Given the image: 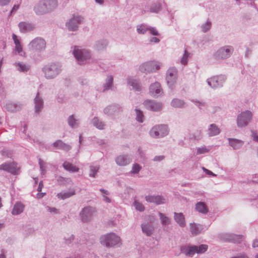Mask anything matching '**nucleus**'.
Wrapping results in <instances>:
<instances>
[{
  "mask_svg": "<svg viewBox=\"0 0 258 258\" xmlns=\"http://www.w3.org/2000/svg\"><path fill=\"white\" fill-rule=\"evenodd\" d=\"M231 258H249L245 253H240L238 255L233 256Z\"/></svg>",
  "mask_w": 258,
  "mask_h": 258,
  "instance_id": "63",
  "label": "nucleus"
},
{
  "mask_svg": "<svg viewBox=\"0 0 258 258\" xmlns=\"http://www.w3.org/2000/svg\"><path fill=\"white\" fill-rule=\"evenodd\" d=\"M160 69L159 63L154 61H148L142 63L139 67V70L144 73L155 72Z\"/></svg>",
  "mask_w": 258,
  "mask_h": 258,
  "instance_id": "10",
  "label": "nucleus"
},
{
  "mask_svg": "<svg viewBox=\"0 0 258 258\" xmlns=\"http://www.w3.org/2000/svg\"><path fill=\"white\" fill-rule=\"evenodd\" d=\"M62 166L66 170L73 173L77 172L79 171V168L69 162H64Z\"/></svg>",
  "mask_w": 258,
  "mask_h": 258,
  "instance_id": "40",
  "label": "nucleus"
},
{
  "mask_svg": "<svg viewBox=\"0 0 258 258\" xmlns=\"http://www.w3.org/2000/svg\"><path fill=\"white\" fill-rule=\"evenodd\" d=\"M99 167L92 166L90 168L89 176L92 177H95V175L98 172Z\"/></svg>",
  "mask_w": 258,
  "mask_h": 258,
  "instance_id": "53",
  "label": "nucleus"
},
{
  "mask_svg": "<svg viewBox=\"0 0 258 258\" xmlns=\"http://www.w3.org/2000/svg\"><path fill=\"white\" fill-rule=\"evenodd\" d=\"M83 18L80 16H74L68 21L66 26L68 30L71 31H75L78 30L79 25L83 21Z\"/></svg>",
  "mask_w": 258,
  "mask_h": 258,
  "instance_id": "12",
  "label": "nucleus"
},
{
  "mask_svg": "<svg viewBox=\"0 0 258 258\" xmlns=\"http://www.w3.org/2000/svg\"><path fill=\"white\" fill-rule=\"evenodd\" d=\"M28 47L29 49L32 52H40L45 50L46 42L43 38L37 37L29 43Z\"/></svg>",
  "mask_w": 258,
  "mask_h": 258,
  "instance_id": "7",
  "label": "nucleus"
},
{
  "mask_svg": "<svg viewBox=\"0 0 258 258\" xmlns=\"http://www.w3.org/2000/svg\"><path fill=\"white\" fill-rule=\"evenodd\" d=\"M53 147L57 149L62 150L66 151L70 150L72 148L71 146L69 144H66L60 140H57L52 144Z\"/></svg>",
  "mask_w": 258,
  "mask_h": 258,
  "instance_id": "27",
  "label": "nucleus"
},
{
  "mask_svg": "<svg viewBox=\"0 0 258 258\" xmlns=\"http://www.w3.org/2000/svg\"><path fill=\"white\" fill-rule=\"evenodd\" d=\"M165 156L164 155L156 156L153 159V161L155 162H160L164 160Z\"/></svg>",
  "mask_w": 258,
  "mask_h": 258,
  "instance_id": "60",
  "label": "nucleus"
},
{
  "mask_svg": "<svg viewBox=\"0 0 258 258\" xmlns=\"http://www.w3.org/2000/svg\"><path fill=\"white\" fill-rule=\"evenodd\" d=\"M14 65L16 66L17 70L21 72H26L29 71L30 68V66L21 62H15Z\"/></svg>",
  "mask_w": 258,
  "mask_h": 258,
  "instance_id": "41",
  "label": "nucleus"
},
{
  "mask_svg": "<svg viewBox=\"0 0 258 258\" xmlns=\"http://www.w3.org/2000/svg\"><path fill=\"white\" fill-rule=\"evenodd\" d=\"M171 105L174 108H185L187 106L183 100L178 98L173 99L171 102Z\"/></svg>",
  "mask_w": 258,
  "mask_h": 258,
  "instance_id": "36",
  "label": "nucleus"
},
{
  "mask_svg": "<svg viewBox=\"0 0 258 258\" xmlns=\"http://www.w3.org/2000/svg\"><path fill=\"white\" fill-rule=\"evenodd\" d=\"M243 236L241 235H235L231 233L223 234L221 236V238L226 241L233 243H240L242 240Z\"/></svg>",
  "mask_w": 258,
  "mask_h": 258,
  "instance_id": "17",
  "label": "nucleus"
},
{
  "mask_svg": "<svg viewBox=\"0 0 258 258\" xmlns=\"http://www.w3.org/2000/svg\"><path fill=\"white\" fill-rule=\"evenodd\" d=\"M163 0H157L151 4L145 6L144 13L149 12L151 13H158L161 10Z\"/></svg>",
  "mask_w": 258,
  "mask_h": 258,
  "instance_id": "15",
  "label": "nucleus"
},
{
  "mask_svg": "<svg viewBox=\"0 0 258 258\" xmlns=\"http://www.w3.org/2000/svg\"><path fill=\"white\" fill-rule=\"evenodd\" d=\"M75 190L72 188L70 189L69 191H63L58 193L56 196L59 199L65 200L72 197L75 195Z\"/></svg>",
  "mask_w": 258,
  "mask_h": 258,
  "instance_id": "31",
  "label": "nucleus"
},
{
  "mask_svg": "<svg viewBox=\"0 0 258 258\" xmlns=\"http://www.w3.org/2000/svg\"><path fill=\"white\" fill-rule=\"evenodd\" d=\"M150 93L153 97H159L163 93L161 85L159 82H156L150 85Z\"/></svg>",
  "mask_w": 258,
  "mask_h": 258,
  "instance_id": "19",
  "label": "nucleus"
},
{
  "mask_svg": "<svg viewBox=\"0 0 258 258\" xmlns=\"http://www.w3.org/2000/svg\"><path fill=\"white\" fill-rule=\"evenodd\" d=\"M149 28V26L146 24H142L137 26V31L138 33L144 34Z\"/></svg>",
  "mask_w": 258,
  "mask_h": 258,
  "instance_id": "46",
  "label": "nucleus"
},
{
  "mask_svg": "<svg viewBox=\"0 0 258 258\" xmlns=\"http://www.w3.org/2000/svg\"><path fill=\"white\" fill-rule=\"evenodd\" d=\"M252 113L248 110L242 112L237 117V125L239 127L247 126L252 118Z\"/></svg>",
  "mask_w": 258,
  "mask_h": 258,
  "instance_id": "9",
  "label": "nucleus"
},
{
  "mask_svg": "<svg viewBox=\"0 0 258 258\" xmlns=\"http://www.w3.org/2000/svg\"><path fill=\"white\" fill-rule=\"evenodd\" d=\"M251 136L254 142L258 143V134L254 131H251Z\"/></svg>",
  "mask_w": 258,
  "mask_h": 258,
  "instance_id": "61",
  "label": "nucleus"
},
{
  "mask_svg": "<svg viewBox=\"0 0 258 258\" xmlns=\"http://www.w3.org/2000/svg\"><path fill=\"white\" fill-rule=\"evenodd\" d=\"M177 69L175 67H171L167 71L166 82L169 88L172 90L177 79Z\"/></svg>",
  "mask_w": 258,
  "mask_h": 258,
  "instance_id": "11",
  "label": "nucleus"
},
{
  "mask_svg": "<svg viewBox=\"0 0 258 258\" xmlns=\"http://www.w3.org/2000/svg\"><path fill=\"white\" fill-rule=\"evenodd\" d=\"M11 0H0V6L4 7L8 5Z\"/></svg>",
  "mask_w": 258,
  "mask_h": 258,
  "instance_id": "64",
  "label": "nucleus"
},
{
  "mask_svg": "<svg viewBox=\"0 0 258 258\" xmlns=\"http://www.w3.org/2000/svg\"><path fill=\"white\" fill-rule=\"evenodd\" d=\"M34 103L35 105V112L37 114H39L43 108L44 101L42 98L40 96L39 92H37L34 99Z\"/></svg>",
  "mask_w": 258,
  "mask_h": 258,
  "instance_id": "21",
  "label": "nucleus"
},
{
  "mask_svg": "<svg viewBox=\"0 0 258 258\" xmlns=\"http://www.w3.org/2000/svg\"><path fill=\"white\" fill-rule=\"evenodd\" d=\"M57 181L60 185L69 184L72 182V180L70 178L63 177L61 176L58 177Z\"/></svg>",
  "mask_w": 258,
  "mask_h": 258,
  "instance_id": "44",
  "label": "nucleus"
},
{
  "mask_svg": "<svg viewBox=\"0 0 258 258\" xmlns=\"http://www.w3.org/2000/svg\"><path fill=\"white\" fill-rule=\"evenodd\" d=\"M57 6L56 0H41L35 4L33 10L37 15H43L52 11Z\"/></svg>",
  "mask_w": 258,
  "mask_h": 258,
  "instance_id": "1",
  "label": "nucleus"
},
{
  "mask_svg": "<svg viewBox=\"0 0 258 258\" xmlns=\"http://www.w3.org/2000/svg\"><path fill=\"white\" fill-rule=\"evenodd\" d=\"M74 235H71L70 236H69V238H67L66 237L64 238L66 243L67 244H70L71 243L74 239Z\"/></svg>",
  "mask_w": 258,
  "mask_h": 258,
  "instance_id": "62",
  "label": "nucleus"
},
{
  "mask_svg": "<svg viewBox=\"0 0 258 258\" xmlns=\"http://www.w3.org/2000/svg\"><path fill=\"white\" fill-rule=\"evenodd\" d=\"M0 170L7 171L13 175H16L17 172V165L14 162L5 163L0 165Z\"/></svg>",
  "mask_w": 258,
  "mask_h": 258,
  "instance_id": "18",
  "label": "nucleus"
},
{
  "mask_svg": "<svg viewBox=\"0 0 258 258\" xmlns=\"http://www.w3.org/2000/svg\"><path fill=\"white\" fill-rule=\"evenodd\" d=\"M135 111L136 113L137 120L139 122H143L144 119V115L143 112L138 108L135 109Z\"/></svg>",
  "mask_w": 258,
  "mask_h": 258,
  "instance_id": "48",
  "label": "nucleus"
},
{
  "mask_svg": "<svg viewBox=\"0 0 258 258\" xmlns=\"http://www.w3.org/2000/svg\"><path fill=\"white\" fill-rule=\"evenodd\" d=\"M95 212V209L91 206L85 207L80 213V217L82 222L86 223L91 220L93 213Z\"/></svg>",
  "mask_w": 258,
  "mask_h": 258,
  "instance_id": "13",
  "label": "nucleus"
},
{
  "mask_svg": "<svg viewBox=\"0 0 258 258\" xmlns=\"http://www.w3.org/2000/svg\"><path fill=\"white\" fill-rule=\"evenodd\" d=\"M202 226L199 224H190V230L192 235H197L201 231Z\"/></svg>",
  "mask_w": 258,
  "mask_h": 258,
  "instance_id": "42",
  "label": "nucleus"
},
{
  "mask_svg": "<svg viewBox=\"0 0 258 258\" xmlns=\"http://www.w3.org/2000/svg\"><path fill=\"white\" fill-rule=\"evenodd\" d=\"M46 79H53L62 71V66L59 62H52L45 65L42 69Z\"/></svg>",
  "mask_w": 258,
  "mask_h": 258,
  "instance_id": "2",
  "label": "nucleus"
},
{
  "mask_svg": "<svg viewBox=\"0 0 258 258\" xmlns=\"http://www.w3.org/2000/svg\"><path fill=\"white\" fill-rule=\"evenodd\" d=\"M212 27V23L209 20H207L206 22L202 24L201 28L202 31L206 33L208 31H209Z\"/></svg>",
  "mask_w": 258,
  "mask_h": 258,
  "instance_id": "45",
  "label": "nucleus"
},
{
  "mask_svg": "<svg viewBox=\"0 0 258 258\" xmlns=\"http://www.w3.org/2000/svg\"><path fill=\"white\" fill-rule=\"evenodd\" d=\"M142 169V167L138 163H135L132 166L131 173L133 174H138Z\"/></svg>",
  "mask_w": 258,
  "mask_h": 258,
  "instance_id": "51",
  "label": "nucleus"
},
{
  "mask_svg": "<svg viewBox=\"0 0 258 258\" xmlns=\"http://www.w3.org/2000/svg\"><path fill=\"white\" fill-rule=\"evenodd\" d=\"M146 201L148 203H154L156 205H160L165 203V199L161 196H147L145 197Z\"/></svg>",
  "mask_w": 258,
  "mask_h": 258,
  "instance_id": "23",
  "label": "nucleus"
},
{
  "mask_svg": "<svg viewBox=\"0 0 258 258\" xmlns=\"http://www.w3.org/2000/svg\"><path fill=\"white\" fill-rule=\"evenodd\" d=\"M47 211L50 213H53L54 214L58 213V210L55 208L54 207H50L47 206L46 207Z\"/></svg>",
  "mask_w": 258,
  "mask_h": 258,
  "instance_id": "58",
  "label": "nucleus"
},
{
  "mask_svg": "<svg viewBox=\"0 0 258 258\" xmlns=\"http://www.w3.org/2000/svg\"><path fill=\"white\" fill-rule=\"evenodd\" d=\"M158 215L162 225L166 226L170 224V219L169 217L166 216L164 214L161 212L158 213Z\"/></svg>",
  "mask_w": 258,
  "mask_h": 258,
  "instance_id": "43",
  "label": "nucleus"
},
{
  "mask_svg": "<svg viewBox=\"0 0 258 258\" xmlns=\"http://www.w3.org/2000/svg\"><path fill=\"white\" fill-rule=\"evenodd\" d=\"M120 237L113 232L102 235L100 238L101 244L108 248L117 245L120 242Z\"/></svg>",
  "mask_w": 258,
  "mask_h": 258,
  "instance_id": "4",
  "label": "nucleus"
},
{
  "mask_svg": "<svg viewBox=\"0 0 258 258\" xmlns=\"http://www.w3.org/2000/svg\"><path fill=\"white\" fill-rule=\"evenodd\" d=\"M123 111L122 107L119 104H114L106 107L103 112L108 116H114Z\"/></svg>",
  "mask_w": 258,
  "mask_h": 258,
  "instance_id": "14",
  "label": "nucleus"
},
{
  "mask_svg": "<svg viewBox=\"0 0 258 258\" xmlns=\"http://www.w3.org/2000/svg\"><path fill=\"white\" fill-rule=\"evenodd\" d=\"M190 101L195 103V104L201 110L206 105V103L203 100L191 99Z\"/></svg>",
  "mask_w": 258,
  "mask_h": 258,
  "instance_id": "49",
  "label": "nucleus"
},
{
  "mask_svg": "<svg viewBox=\"0 0 258 258\" xmlns=\"http://www.w3.org/2000/svg\"><path fill=\"white\" fill-rule=\"evenodd\" d=\"M210 150V149L209 148H207L206 146H203L202 147L198 148L197 149V154L200 155L208 153L209 152Z\"/></svg>",
  "mask_w": 258,
  "mask_h": 258,
  "instance_id": "54",
  "label": "nucleus"
},
{
  "mask_svg": "<svg viewBox=\"0 0 258 258\" xmlns=\"http://www.w3.org/2000/svg\"><path fill=\"white\" fill-rule=\"evenodd\" d=\"M148 31H149L150 33L154 36H159V34L157 30V29L155 27H151L149 26V28L148 29Z\"/></svg>",
  "mask_w": 258,
  "mask_h": 258,
  "instance_id": "56",
  "label": "nucleus"
},
{
  "mask_svg": "<svg viewBox=\"0 0 258 258\" xmlns=\"http://www.w3.org/2000/svg\"><path fill=\"white\" fill-rule=\"evenodd\" d=\"M169 133L167 125L161 124L154 126L150 131L149 134L154 138H161L166 136Z\"/></svg>",
  "mask_w": 258,
  "mask_h": 258,
  "instance_id": "6",
  "label": "nucleus"
},
{
  "mask_svg": "<svg viewBox=\"0 0 258 258\" xmlns=\"http://www.w3.org/2000/svg\"><path fill=\"white\" fill-rule=\"evenodd\" d=\"M73 54L80 65L88 63L91 58V52L86 49L80 48L79 47L75 46L73 50Z\"/></svg>",
  "mask_w": 258,
  "mask_h": 258,
  "instance_id": "3",
  "label": "nucleus"
},
{
  "mask_svg": "<svg viewBox=\"0 0 258 258\" xmlns=\"http://www.w3.org/2000/svg\"><path fill=\"white\" fill-rule=\"evenodd\" d=\"M174 219L181 227L186 226L184 215L182 213H174Z\"/></svg>",
  "mask_w": 258,
  "mask_h": 258,
  "instance_id": "28",
  "label": "nucleus"
},
{
  "mask_svg": "<svg viewBox=\"0 0 258 258\" xmlns=\"http://www.w3.org/2000/svg\"><path fill=\"white\" fill-rule=\"evenodd\" d=\"M226 80V77L224 75H218L213 76L207 80L208 85L213 89H217L223 87Z\"/></svg>",
  "mask_w": 258,
  "mask_h": 258,
  "instance_id": "8",
  "label": "nucleus"
},
{
  "mask_svg": "<svg viewBox=\"0 0 258 258\" xmlns=\"http://www.w3.org/2000/svg\"><path fill=\"white\" fill-rule=\"evenodd\" d=\"M113 77L112 76H108L106 79L105 83L103 85V92L109 90L113 86Z\"/></svg>",
  "mask_w": 258,
  "mask_h": 258,
  "instance_id": "39",
  "label": "nucleus"
},
{
  "mask_svg": "<svg viewBox=\"0 0 258 258\" xmlns=\"http://www.w3.org/2000/svg\"><path fill=\"white\" fill-rule=\"evenodd\" d=\"M67 122L71 128H77L79 127L80 120L74 114H72L67 118Z\"/></svg>",
  "mask_w": 258,
  "mask_h": 258,
  "instance_id": "25",
  "label": "nucleus"
},
{
  "mask_svg": "<svg viewBox=\"0 0 258 258\" xmlns=\"http://www.w3.org/2000/svg\"><path fill=\"white\" fill-rule=\"evenodd\" d=\"M24 205L21 202H17L14 206L12 214L14 215H18L22 213L24 209Z\"/></svg>",
  "mask_w": 258,
  "mask_h": 258,
  "instance_id": "35",
  "label": "nucleus"
},
{
  "mask_svg": "<svg viewBox=\"0 0 258 258\" xmlns=\"http://www.w3.org/2000/svg\"><path fill=\"white\" fill-rule=\"evenodd\" d=\"M196 247L194 246V245L192 246H188V245H183L181 246L180 247V251L182 253L184 254L185 255L192 257L193 255L196 253Z\"/></svg>",
  "mask_w": 258,
  "mask_h": 258,
  "instance_id": "24",
  "label": "nucleus"
},
{
  "mask_svg": "<svg viewBox=\"0 0 258 258\" xmlns=\"http://www.w3.org/2000/svg\"><path fill=\"white\" fill-rule=\"evenodd\" d=\"M228 140L229 141V145L232 147L234 150L240 149L244 144V142L240 140L233 138H228Z\"/></svg>",
  "mask_w": 258,
  "mask_h": 258,
  "instance_id": "30",
  "label": "nucleus"
},
{
  "mask_svg": "<svg viewBox=\"0 0 258 258\" xmlns=\"http://www.w3.org/2000/svg\"><path fill=\"white\" fill-rule=\"evenodd\" d=\"M194 246L196 247V253H203L205 252L208 248V246L207 244H201L200 245H194Z\"/></svg>",
  "mask_w": 258,
  "mask_h": 258,
  "instance_id": "47",
  "label": "nucleus"
},
{
  "mask_svg": "<svg viewBox=\"0 0 258 258\" xmlns=\"http://www.w3.org/2000/svg\"><path fill=\"white\" fill-rule=\"evenodd\" d=\"M12 38L14 42L15 45L21 44L20 40L18 38V37L15 34H13Z\"/></svg>",
  "mask_w": 258,
  "mask_h": 258,
  "instance_id": "57",
  "label": "nucleus"
},
{
  "mask_svg": "<svg viewBox=\"0 0 258 258\" xmlns=\"http://www.w3.org/2000/svg\"><path fill=\"white\" fill-rule=\"evenodd\" d=\"M145 108L152 111H160L163 108V104L154 100H146L144 103Z\"/></svg>",
  "mask_w": 258,
  "mask_h": 258,
  "instance_id": "16",
  "label": "nucleus"
},
{
  "mask_svg": "<svg viewBox=\"0 0 258 258\" xmlns=\"http://www.w3.org/2000/svg\"><path fill=\"white\" fill-rule=\"evenodd\" d=\"M234 47L231 45H225L219 48L213 54L217 60H222L229 58L234 52Z\"/></svg>",
  "mask_w": 258,
  "mask_h": 258,
  "instance_id": "5",
  "label": "nucleus"
},
{
  "mask_svg": "<svg viewBox=\"0 0 258 258\" xmlns=\"http://www.w3.org/2000/svg\"><path fill=\"white\" fill-rule=\"evenodd\" d=\"M15 50L18 54L21 56H24L25 52L23 51L21 44L15 45Z\"/></svg>",
  "mask_w": 258,
  "mask_h": 258,
  "instance_id": "55",
  "label": "nucleus"
},
{
  "mask_svg": "<svg viewBox=\"0 0 258 258\" xmlns=\"http://www.w3.org/2000/svg\"><path fill=\"white\" fill-rule=\"evenodd\" d=\"M108 43V41L106 39L98 40L94 44V48L98 51L103 50L106 49Z\"/></svg>",
  "mask_w": 258,
  "mask_h": 258,
  "instance_id": "33",
  "label": "nucleus"
},
{
  "mask_svg": "<svg viewBox=\"0 0 258 258\" xmlns=\"http://www.w3.org/2000/svg\"><path fill=\"white\" fill-rule=\"evenodd\" d=\"M127 84L133 87V88L136 91H140L141 90V86L139 82L133 78H128L127 80Z\"/></svg>",
  "mask_w": 258,
  "mask_h": 258,
  "instance_id": "38",
  "label": "nucleus"
},
{
  "mask_svg": "<svg viewBox=\"0 0 258 258\" xmlns=\"http://www.w3.org/2000/svg\"><path fill=\"white\" fill-rule=\"evenodd\" d=\"M91 123L93 126H95L99 130H103L105 125L104 122L101 120L98 117L95 116L91 120Z\"/></svg>",
  "mask_w": 258,
  "mask_h": 258,
  "instance_id": "37",
  "label": "nucleus"
},
{
  "mask_svg": "<svg viewBox=\"0 0 258 258\" xmlns=\"http://www.w3.org/2000/svg\"><path fill=\"white\" fill-rule=\"evenodd\" d=\"M207 132L209 137H213L218 135L221 130L216 124L212 123L209 125Z\"/></svg>",
  "mask_w": 258,
  "mask_h": 258,
  "instance_id": "29",
  "label": "nucleus"
},
{
  "mask_svg": "<svg viewBox=\"0 0 258 258\" xmlns=\"http://www.w3.org/2000/svg\"><path fill=\"white\" fill-rule=\"evenodd\" d=\"M132 161V158L128 155H121L115 158L116 163L120 166H124L129 164Z\"/></svg>",
  "mask_w": 258,
  "mask_h": 258,
  "instance_id": "22",
  "label": "nucleus"
},
{
  "mask_svg": "<svg viewBox=\"0 0 258 258\" xmlns=\"http://www.w3.org/2000/svg\"><path fill=\"white\" fill-rule=\"evenodd\" d=\"M133 205L137 211L143 212L145 210L144 206L138 201L135 200L133 203Z\"/></svg>",
  "mask_w": 258,
  "mask_h": 258,
  "instance_id": "50",
  "label": "nucleus"
},
{
  "mask_svg": "<svg viewBox=\"0 0 258 258\" xmlns=\"http://www.w3.org/2000/svg\"><path fill=\"white\" fill-rule=\"evenodd\" d=\"M45 163L40 159H39V164L40 166V170L41 171V173H43L45 171V168L44 167V164Z\"/></svg>",
  "mask_w": 258,
  "mask_h": 258,
  "instance_id": "59",
  "label": "nucleus"
},
{
  "mask_svg": "<svg viewBox=\"0 0 258 258\" xmlns=\"http://www.w3.org/2000/svg\"><path fill=\"white\" fill-rule=\"evenodd\" d=\"M22 106L21 104L15 103L13 102L7 103L5 106V109L11 112H15L20 110Z\"/></svg>",
  "mask_w": 258,
  "mask_h": 258,
  "instance_id": "32",
  "label": "nucleus"
},
{
  "mask_svg": "<svg viewBox=\"0 0 258 258\" xmlns=\"http://www.w3.org/2000/svg\"><path fill=\"white\" fill-rule=\"evenodd\" d=\"M142 232L147 236H150L153 233L154 227L148 222L142 223L141 225Z\"/></svg>",
  "mask_w": 258,
  "mask_h": 258,
  "instance_id": "26",
  "label": "nucleus"
},
{
  "mask_svg": "<svg viewBox=\"0 0 258 258\" xmlns=\"http://www.w3.org/2000/svg\"><path fill=\"white\" fill-rule=\"evenodd\" d=\"M189 54V53L187 51L185 50L183 56L180 59V62L182 64L186 65L187 64Z\"/></svg>",
  "mask_w": 258,
  "mask_h": 258,
  "instance_id": "52",
  "label": "nucleus"
},
{
  "mask_svg": "<svg viewBox=\"0 0 258 258\" xmlns=\"http://www.w3.org/2000/svg\"><path fill=\"white\" fill-rule=\"evenodd\" d=\"M21 33H26L34 30L35 26L34 24L27 22H21L18 24Z\"/></svg>",
  "mask_w": 258,
  "mask_h": 258,
  "instance_id": "20",
  "label": "nucleus"
},
{
  "mask_svg": "<svg viewBox=\"0 0 258 258\" xmlns=\"http://www.w3.org/2000/svg\"><path fill=\"white\" fill-rule=\"evenodd\" d=\"M196 210L203 214H206L209 212L208 208L205 203L203 202H198L196 204Z\"/></svg>",
  "mask_w": 258,
  "mask_h": 258,
  "instance_id": "34",
  "label": "nucleus"
}]
</instances>
